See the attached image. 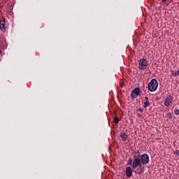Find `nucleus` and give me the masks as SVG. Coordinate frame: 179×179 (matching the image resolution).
Instances as JSON below:
<instances>
[{
    "label": "nucleus",
    "mask_w": 179,
    "mask_h": 179,
    "mask_svg": "<svg viewBox=\"0 0 179 179\" xmlns=\"http://www.w3.org/2000/svg\"><path fill=\"white\" fill-rule=\"evenodd\" d=\"M167 0H162V2H166Z\"/></svg>",
    "instance_id": "aec40b11"
},
{
    "label": "nucleus",
    "mask_w": 179,
    "mask_h": 179,
    "mask_svg": "<svg viewBox=\"0 0 179 179\" xmlns=\"http://www.w3.org/2000/svg\"><path fill=\"white\" fill-rule=\"evenodd\" d=\"M173 76H177V75H179V70H178L176 72H174V73H173Z\"/></svg>",
    "instance_id": "ddd939ff"
},
{
    "label": "nucleus",
    "mask_w": 179,
    "mask_h": 179,
    "mask_svg": "<svg viewBox=\"0 0 179 179\" xmlns=\"http://www.w3.org/2000/svg\"><path fill=\"white\" fill-rule=\"evenodd\" d=\"M132 169H134L135 174H138V176H141V174L143 173V166H142L141 155H138V157H134Z\"/></svg>",
    "instance_id": "f257e3e1"
},
{
    "label": "nucleus",
    "mask_w": 179,
    "mask_h": 179,
    "mask_svg": "<svg viewBox=\"0 0 179 179\" xmlns=\"http://www.w3.org/2000/svg\"><path fill=\"white\" fill-rule=\"evenodd\" d=\"M126 176L127 178H131V177H132V169L131 166H127L126 168Z\"/></svg>",
    "instance_id": "6e6552de"
},
{
    "label": "nucleus",
    "mask_w": 179,
    "mask_h": 179,
    "mask_svg": "<svg viewBox=\"0 0 179 179\" xmlns=\"http://www.w3.org/2000/svg\"><path fill=\"white\" fill-rule=\"evenodd\" d=\"M145 100H146V101H149V97L145 96Z\"/></svg>",
    "instance_id": "a211bd4d"
},
{
    "label": "nucleus",
    "mask_w": 179,
    "mask_h": 179,
    "mask_svg": "<svg viewBox=\"0 0 179 179\" xmlns=\"http://www.w3.org/2000/svg\"><path fill=\"white\" fill-rule=\"evenodd\" d=\"M128 164H129L130 166H132L133 163H134V160L132 159V158H129L127 161Z\"/></svg>",
    "instance_id": "9b49d317"
},
{
    "label": "nucleus",
    "mask_w": 179,
    "mask_h": 179,
    "mask_svg": "<svg viewBox=\"0 0 179 179\" xmlns=\"http://www.w3.org/2000/svg\"><path fill=\"white\" fill-rule=\"evenodd\" d=\"M149 106H150L149 101H146L145 102H144V105H143L144 108H148V107H149Z\"/></svg>",
    "instance_id": "9d476101"
},
{
    "label": "nucleus",
    "mask_w": 179,
    "mask_h": 179,
    "mask_svg": "<svg viewBox=\"0 0 179 179\" xmlns=\"http://www.w3.org/2000/svg\"><path fill=\"white\" fill-rule=\"evenodd\" d=\"M114 121H115V124H118V122H120V119H118V117H117V116L114 115Z\"/></svg>",
    "instance_id": "f8f14e48"
},
{
    "label": "nucleus",
    "mask_w": 179,
    "mask_h": 179,
    "mask_svg": "<svg viewBox=\"0 0 179 179\" xmlns=\"http://www.w3.org/2000/svg\"><path fill=\"white\" fill-rule=\"evenodd\" d=\"M6 1H9V0H6Z\"/></svg>",
    "instance_id": "4be33fe9"
},
{
    "label": "nucleus",
    "mask_w": 179,
    "mask_h": 179,
    "mask_svg": "<svg viewBox=\"0 0 179 179\" xmlns=\"http://www.w3.org/2000/svg\"><path fill=\"white\" fill-rule=\"evenodd\" d=\"M120 87H124V83H122L120 85Z\"/></svg>",
    "instance_id": "6ab92c4d"
},
{
    "label": "nucleus",
    "mask_w": 179,
    "mask_h": 179,
    "mask_svg": "<svg viewBox=\"0 0 179 179\" xmlns=\"http://www.w3.org/2000/svg\"><path fill=\"white\" fill-rule=\"evenodd\" d=\"M146 66H148V60L146 59H141L139 61V68L140 69H146Z\"/></svg>",
    "instance_id": "20e7f679"
},
{
    "label": "nucleus",
    "mask_w": 179,
    "mask_h": 179,
    "mask_svg": "<svg viewBox=\"0 0 179 179\" xmlns=\"http://www.w3.org/2000/svg\"><path fill=\"white\" fill-rule=\"evenodd\" d=\"M120 137L122 138V141H125L128 139V135L124 132L120 134Z\"/></svg>",
    "instance_id": "1a4fd4ad"
},
{
    "label": "nucleus",
    "mask_w": 179,
    "mask_h": 179,
    "mask_svg": "<svg viewBox=\"0 0 179 179\" xmlns=\"http://www.w3.org/2000/svg\"><path fill=\"white\" fill-rule=\"evenodd\" d=\"M171 101H173V96L169 95L165 99L164 106H166V107H169V106L171 104Z\"/></svg>",
    "instance_id": "0eeeda50"
},
{
    "label": "nucleus",
    "mask_w": 179,
    "mask_h": 179,
    "mask_svg": "<svg viewBox=\"0 0 179 179\" xmlns=\"http://www.w3.org/2000/svg\"><path fill=\"white\" fill-rule=\"evenodd\" d=\"M174 154H176L178 156H179V150H176V152H174Z\"/></svg>",
    "instance_id": "f3484780"
},
{
    "label": "nucleus",
    "mask_w": 179,
    "mask_h": 179,
    "mask_svg": "<svg viewBox=\"0 0 179 179\" xmlns=\"http://www.w3.org/2000/svg\"><path fill=\"white\" fill-rule=\"evenodd\" d=\"M167 118H171V113H168L166 115Z\"/></svg>",
    "instance_id": "2eb2a0df"
},
{
    "label": "nucleus",
    "mask_w": 179,
    "mask_h": 179,
    "mask_svg": "<svg viewBox=\"0 0 179 179\" xmlns=\"http://www.w3.org/2000/svg\"><path fill=\"white\" fill-rule=\"evenodd\" d=\"M6 24V22L4 20V18L0 20V30H1V31L5 32L6 29V27H5Z\"/></svg>",
    "instance_id": "423d86ee"
},
{
    "label": "nucleus",
    "mask_w": 179,
    "mask_h": 179,
    "mask_svg": "<svg viewBox=\"0 0 179 179\" xmlns=\"http://www.w3.org/2000/svg\"><path fill=\"white\" fill-rule=\"evenodd\" d=\"M157 86H159L157 80L156 79L151 80V81L148 83V85L149 92H156V90H157Z\"/></svg>",
    "instance_id": "f03ea898"
},
{
    "label": "nucleus",
    "mask_w": 179,
    "mask_h": 179,
    "mask_svg": "<svg viewBox=\"0 0 179 179\" xmlns=\"http://www.w3.org/2000/svg\"><path fill=\"white\" fill-rule=\"evenodd\" d=\"M141 96V88L136 87L131 93V99H136V96Z\"/></svg>",
    "instance_id": "7ed1b4c3"
},
{
    "label": "nucleus",
    "mask_w": 179,
    "mask_h": 179,
    "mask_svg": "<svg viewBox=\"0 0 179 179\" xmlns=\"http://www.w3.org/2000/svg\"><path fill=\"white\" fill-rule=\"evenodd\" d=\"M138 111H140V113H143V108H139Z\"/></svg>",
    "instance_id": "dca6fc26"
},
{
    "label": "nucleus",
    "mask_w": 179,
    "mask_h": 179,
    "mask_svg": "<svg viewBox=\"0 0 179 179\" xmlns=\"http://www.w3.org/2000/svg\"><path fill=\"white\" fill-rule=\"evenodd\" d=\"M0 54H2V50H1V49H0Z\"/></svg>",
    "instance_id": "412c9836"
},
{
    "label": "nucleus",
    "mask_w": 179,
    "mask_h": 179,
    "mask_svg": "<svg viewBox=\"0 0 179 179\" xmlns=\"http://www.w3.org/2000/svg\"><path fill=\"white\" fill-rule=\"evenodd\" d=\"M140 157L143 164H148L149 163V155L148 154H143L141 156L140 155Z\"/></svg>",
    "instance_id": "39448f33"
},
{
    "label": "nucleus",
    "mask_w": 179,
    "mask_h": 179,
    "mask_svg": "<svg viewBox=\"0 0 179 179\" xmlns=\"http://www.w3.org/2000/svg\"><path fill=\"white\" fill-rule=\"evenodd\" d=\"M174 113H175V114H176V115H179V110L178 109H175Z\"/></svg>",
    "instance_id": "4468645a"
}]
</instances>
